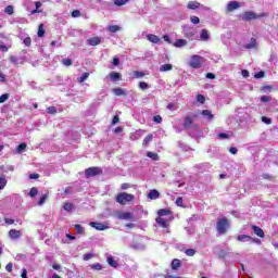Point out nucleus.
I'll use <instances>...</instances> for the list:
<instances>
[{
	"label": "nucleus",
	"instance_id": "nucleus-1",
	"mask_svg": "<svg viewBox=\"0 0 278 278\" xmlns=\"http://www.w3.org/2000/svg\"><path fill=\"white\" fill-rule=\"evenodd\" d=\"M204 62H205V58H203L199 54H193L189 59V66L191 68H201V66H203Z\"/></svg>",
	"mask_w": 278,
	"mask_h": 278
},
{
	"label": "nucleus",
	"instance_id": "nucleus-2",
	"mask_svg": "<svg viewBox=\"0 0 278 278\" xmlns=\"http://www.w3.org/2000/svg\"><path fill=\"white\" fill-rule=\"evenodd\" d=\"M136 197L131 193L122 192L117 194L116 202L119 203V205H127V203H131Z\"/></svg>",
	"mask_w": 278,
	"mask_h": 278
},
{
	"label": "nucleus",
	"instance_id": "nucleus-3",
	"mask_svg": "<svg viewBox=\"0 0 278 278\" xmlns=\"http://www.w3.org/2000/svg\"><path fill=\"white\" fill-rule=\"evenodd\" d=\"M229 227H230V223H229V219H227V217H223L217 220L216 229L218 233L220 235L227 233V229H229Z\"/></svg>",
	"mask_w": 278,
	"mask_h": 278
},
{
	"label": "nucleus",
	"instance_id": "nucleus-4",
	"mask_svg": "<svg viewBox=\"0 0 278 278\" xmlns=\"http://www.w3.org/2000/svg\"><path fill=\"white\" fill-rule=\"evenodd\" d=\"M86 177H94L96 175H101V168L99 167H89L85 170Z\"/></svg>",
	"mask_w": 278,
	"mask_h": 278
},
{
	"label": "nucleus",
	"instance_id": "nucleus-5",
	"mask_svg": "<svg viewBox=\"0 0 278 278\" xmlns=\"http://www.w3.org/2000/svg\"><path fill=\"white\" fill-rule=\"evenodd\" d=\"M193 118H197V114L187 115V116L185 117V123H184L185 129H190V128L192 127V123L194 122Z\"/></svg>",
	"mask_w": 278,
	"mask_h": 278
},
{
	"label": "nucleus",
	"instance_id": "nucleus-6",
	"mask_svg": "<svg viewBox=\"0 0 278 278\" xmlns=\"http://www.w3.org/2000/svg\"><path fill=\"white\" fill-rule=\"evenodd\" d=\"M89 225L93 227V229H97V231H105V229H108V226L102 223L91 222Z\"/></svg>",
	"mask_w": 278,
	"mask_h": 278
},
{
	"label": "nucleus",
	"instance_id": "nucleus-7",
	"mask_svg": "<svg viewBox=\"0 0 278 278\" xmlns=\"http://www.w3.org/2000/svg\"><path fill=\"white\" fill-rule=\"evenodd\" d=\"M117 218H119V220H134V213H129V212L119 213L117 215Z\"/></svg>",
	"mask_w": 278,
	"mask_h": 278
},
{
	"label": "nucleus",
	"instance_id": "nucleus-8",
	"mask_svg": "<svg viewBox=\"0 0 278 278\" xmlns=\"http://www.w3.org/2000/svg\"><path fill=\"white\" fill-rule=\"evenodd\" d=\"M257 15L254 12H245L242 14V21H255Z\"/></svg>",
	"mask_w": 278,
	"mask_h": 278
},
{
	"label": "nucleus",
	"instance_id": "nucleus-9",
	"mask_svg": "<svg viewBox=\"0 0 278 278\" xmlns=\"http://www.w3.org/2000/svg\"><path fill=\"white\" fill-rule=\"evenodd\" d=\"M21 236H22L21 230L11 229L9 231V237L11 238V240H18V238H21Z\"/></svg>",
	"mask_w": 278,
	"mask_h": 278
},
{
	"label": "nucleus",
	"instance_id": "nucleus-10",
	"mask_svg": "<svg viewBox=\"0 0 278 278\" xmlns=\"http://www.w3.org/2000/svg\"><path fill=\"white\" fill-rule=\"evenodd\" d=\"M237 240L239 242H255V240L253 238H251V236H248V235H239L237 237Z\"/></svg>",
	"mask_w": 278,
	"mask_h": 278
},
{
	"label": "nucleus",
	"instance_id": "nucleus-11",
	"mask_svg": "<svg viewBox=\"0 0 278 278\" xmlns=\"http://www.w3.org/2000/svg\"><path fill=\"white\" fill-rule=\"evenodd\" d=\"M238 8H240V2L238 1H231L227 4L228 12H233V10H238Z\"/></svg>",
	"mask_w": 278,
	"mask_h": 278
},
{
	"label": "nucleus",
	"instance_id": "nucleus-12",
	"mask_svg": "<svg viewBox=\"0 0 278 278\" xmlns=\"http://www.w3.org/2000/svg\"><path fill=\"white\" fill-rule=\"evenodd\" d=\"M148 199H151L152 201L160 199V191L155 189L150 190V192L148 193Z\"/></svg>",
	"mask_w": 278,
	"mask_h": 278
},
{
	"label": "nucleus",
	"instance_id": "nucleus-13",
	"mask_svg": "<svg viewBox=\"0 0 278 278\" xmlns=\"http://www.w3.org/2000/svg\"><path fill=\"white\" fill-rule=\"evenodd\" d=\"M88 45H90V47H97V45H101V39L100 37H91L87 40Z\"/></svg>",
	"mask_w": 278,
	"mask_h": 278
},
{
	"label": "nucleus",
	"instance_id": "nucleus-14",
	"mask_svg": "<svg viewBox=\"0 0 278 278\" xmlns=\"http://www.w3.org/2000/svg\"><path fill=\"white\" fill-rule=\"evenodd\" d=\"M244 49H256L257 48V40L255 38H251L249 43H245Z\"/></svg>",
	"mask_w": 278,
	"mask_h": 278
},
{
	"label": "nucleus",
	"instance_id": "nucleus-15",
	"mask_svg": "<svg viewBox=\"0 0 278 278\" xmlns=\"http://www.w3.org/2000/svg\"><path fill=\"white\" fill-rule=\"evenodd\" d=\"M147 38L150 42H153V45H159V42H161V39L157 37V35L149 34L147 35Z\"/></svg>",
	"mask_w": 278,
	"mask_h": 278
},
{
	"label": "nucleus",
	"instance_id": "nucleus-16",
	"mask_svg": "<svg viewBox=\"0 0 278 278\" xmlns=\"http://www.w3.org/2000/svg\"><path fill=\"white\" fill-rule=\"evenodd\" d=\"M156 223L160 225V227H164L165 229L168 227V219L164 217H157Z\"/></svg>",
	"mask_w": 278,
	"mask_h": 278
},
{
	"label": "nucleus",
	"instance_id": "nucleus-17",
	"mask_svg": "<svg viewBox=\"0 0 278 278\" xmlns=\"http://www.w3.org/2000/svg\"><path fill=\"white\" fill-rule=\"evenodd\" d=\"M188 10H199L201 8V3L197 1H190L187 5Z\"/></svg>",
	"mask_w": 278,
	"mask_h": 278
},
{
	"label": "nucleus",
	"instance_id": "nucleus-18",
	"mask_svg": "<svg viewBox=\"0 0 278 278\" xmlns=\"http://www.w3.org/2000/svg\"><path fill=\"white\" fill-rule=\"evenodd\" d=\"M252 229L255 233V236H258V238H264V230L257 226H252Z\"/></svg>",
	"mask_w": 278,
	"mask_h": 278
},
{
	"label": "nucleus",
	"instance_id": "nucleus-19",
	"mask_svg": "<svg viewBox=\"0 0 278 278\" xmlns=\"http://www.w3.org/2000/svg\"><path fill=\"white\" fill-rule=\"evenodd\" d=\"M113 92L116 97H125L127 94V91L123 88H115L113 89Z\"/></svg>",
	"mask_w": 278,
	"mask_h": 278
},
{
	"label": "nucleus",
	"instance_id": "nucleus-20",
	"mask_svg": "<svg viewBox=\"0 0 278 278\" xmlns=\"http://www.w3.org/2000/svg\"><path fill=\"white\" fill-rule=\"evenodd\" d=\"M202 116H204V118H207V121H212V118H214V114H212V111L210 110H203Z\"/></svg>",
	"mask_w": 278,
	"mask_h": 278
},
{
	"label": "nucleus",
	"instance_id": "nucleus-21",
	"mask_svg": "<svg viewBox=\"0 0 278 278\" xmlns=\"http://www.w3.org/2000/svg\"><path fill=\"white\" fill-rule=\"evenodd\" d=\"M168 71H173V65L172 64H163L160 66V72L161 73H166Z\"/></svg>",
	"mask_w": 278,
	"mask_h": 278
},
{
	"label": "nucleus",
	"instance_id": "nucleus-22",
	"mask_svg": "<svg viewBox=\"0 0 278 278\" xmlns=\"http://www.w3.org/2000/svg\"><path fill=\"white\" fill-rule=\"evenodd\" d=\"M108 264H109V266H112L113 268L118 267V262H116V260H114L113 256L108 257Z\"/></svg>",
	"mask_w": 278,
	"mask_h": 278
},
{
	"label": "nucleus",
	"instance_id": "nucleus-23",
	"mask_svg": "<svg viewBox=\"0 0 278 278\" xmlns=\"http://www.w3.org/2000/svg\"><path fill=\"white\" fill-rule=\"evenodd\" d=\"M188 45V41L185 39H177L176 42L174 43V47L181 48L186 47Z\"/></svg>",
	"mask_w": 278,
	"mask_h": 278
},
{
	"label": "nucleus",
	"instance_id": "nucleus-24",
	"mask_svg": "<svg viewBox=\"0 0 278 278\" xmlns=\"http://www.w3.org/2000/svg\"><path fill=\"white\" fill-rule=\"evenodd\" d=\"M180 266H181V261H179L177 258L173 260V262H172L173 270H177V268H179Z\"/></svg>",
	"mask_w": 278,
	"mask_h": 278
},
{
	"label": "nucleus",
	"instance_id": "nucleus-25",
	"mask_svg": "<svg viewBox=\"0 0 278 278\" xmlns=\"http://www.w3.org/2000/svg\"><path fill=\"white\" fill-rule=\"evenodd\" d=\"M200 38H201V40H210V34H207L206 29H202V31L200 34Z\"/></svg>",
	"mask_w": 278,
	"mask_h": 278
},
{
	"label": "nucleus",
	"instance_id": "nucleus-26",
	"mask_svg": "<svg viewBox=\"0 0 278 278\" xmlns=\"http://www.w3.org/2000/svg\"><path fill=\"white\" fill-rule=\"evenodd\" d=\"M157 214H159V218H162V216H168V214H170V211L166 208H162L157 212Z\"/></svg>",
	"mask_w": 278,
	"mask_h": 278
},
{
	"label": "nucleus",
	"instance_id": "nucleus-27",
	"mask_svg": "<svg viewBox=\"0 0 278 278\" xmlns=\"http://www.w3.org/2000/svg\"><path fill=\"white\" fill-rule=\"evenodd\" d=\"M37 35L39 38H42V36H45V25L43 24L39 25Z\"/></svg>",
	"mask_w": 278,
	"mask_h": 278
},
{
	"label": "nucleus",
	"instance_id": "nucleus-28",
	"mask_svg": "<svg viewBox=\"0 0 278 278\" xmlns=\"http://www.w3.org/2000/svg\"><path fill=\"white\" fill-rule=\"evenodd\" d=\"M110 77H111L112 81H116V80L121 79V74L113 72L110 74Z\"/></svg>",
	"mask_w": 278,
	"mask_h": 278
},
{
	"label": "nucleus",
	"instance_id": "nucleus-29",
	"mask_svg": "<svg viewBox=\"0 0 278 278\" xmlns=\"http://www.w3.org/2000/svg\"><path fill=\"white\" fill-rule=\"evenodd\" d=\"M109 31H111V34H116V31H121V28L117 25H112L109 26Z\"/></svg>",
	"mask_w": 278,
	"mask_h": 278
},
{
	"label": "nucleus",
	"instance_id": "nucleus-30",
	"mask_svg": "<svg viewBox=\"0 0 278 278\" xmlns=\"http://www.w3.org/2000/svg\"><path fill=\"white\" fill-rule=\"evenodd\" d=\"M147 155H148L151 160H154L155 162H157V160H160V156L157 155V153L148 152Z\"/></svg>",
	"mask_w": 278,
	"mask_h": 278
},
{
	"label": "nucleus",
	"instance_id": "nucleus-31",
	"mask_svg": "<svg viewBox=\"0 0 278 278\" xmlns=\"http://www.w3.org/2000/svg\"><path fill=\"white\" fill-rule=\"evenodd\" d=\"M63 208L65 210V212H73V203L66 202L63 205Z\"/></svg>",
	"mask_w": 278,
	"mask_h": 278
},
{
	"label": "nucleus",
	"instance_id": "nucleus-32",
	"mask_svg": "<svg viewBox=\"0 0 278 278\" xmlns=\"http://www.w3.org/2000/svg\"><path fill=\"white\" fill-rule=\"evenodd\" d=\"M5 186H8V180L5 179V177H0V190H3Z\"/></svg>",
	"mask_w": 278,
	"mask_h": 278
},
{
	"label": "nucleus",
	"instance_id": "nucleus-33",
	"mask_svg": "<svg viewBox=\"0 0 278 278\" xmlns=\"http://www.w3.org/2000/svg\"><path fill=\"white\" fill-rule=\"evenodd\" d=\"M153 140V135H148L144 139H143V147H147V144H149V142H151Z\"/></svg>",
	"mask_w": 278,
	"mask_h": 278
},
{
	"label": "nucleus",
	"instance_id": "nucleus-34",
	"mask_svg": "<svg viewBox=\"0 0 278 278\" xmlns=\"http://www.w3.org/2000/svg\"><path fill=\"white\" fill-rule=\"evenodd\" d=\"M132 76L135 77V79H141V77H144V73L135 71L132 73Z\"/></svg>",
	"mask_w": 278,
	"mask_h": 278
},
{
	"label": "nucleus",
	"instance_id": "nucleus-35",
	"mask_svg": "<svg viewBox=\"0 0 278 278\" xmlns=\"http://www.w3.org/2000/svg\"><path fill=\"white\" fill-rule=\"evenodd\" d=\"M262 103H269V101H273V97L270 96H262L261 97Z\"/></svg>",
	"mask_w": 278,
	"mask_h": 278
},
{
	"label": "nucleus",
	"instance_id": "nucleus-36",
	"mask_svg": "<svg viewBox=\"0 0 278 278\" xmlns=\"http://www.w3.org/2000/svg\"><path fill=\"white\" fill-rule=\"evenodd\" d=\"M90 268H92V270H102L103 266L100 263H96L90 265Z\"/></svg>",
	"mask_w": 278,
	"mask_h": 278
},
{
	"label": "nucleus",
	"instance_id": "nucleus-37",
	"mask_svg": "<svg viewBox=\"0 0 278 278\" xmlns=\"http://www.w3.org/2000/svg\"><path fill=\"white\" fill-rule=\"evenodd\" d=\"M25 149H27V144L26 143H21L17 149L16 152L17 153H23V151H25Z\"/></svg>",
	"mask_w": 278,
	"mask_h": 278
},
{
	"label": "nucleus",
	"instance_id": "nucleus-38",
	"mask_svg": "<svg viewBox=\"0 0 278 278\" xmlns=\"http://www.w3.org/2000/svg\"><path fill=\"white\" fill-rule=\"evenodd\" d=\"M186 255H188V257H193V255H195L197 251L194 249H188L185 251Z\"/></svg>",
	"mask_w": 278,
	"mask_h": 278
},
{
	"label": "nucleus",
	"instance_id": "nucleus-39",
	"mask_svg": "<svg viewBox=\"0 0 278 278\" xmlns=\"http://www.w3.org/2000/svg\"><path fill=\"white\" fill-rule=\"evenodd\" d=\"M4 12H5V14H9V15L14 14V7L8 5V7L4 9Z\"/></svg>",
	"mask_w": 278,
	"mask_h": 278
},
{
	"label": "nucleus",
	"instance_id": "nucleus-40",
	"mask_svg": "<svg viewBox=\"0 0 278 278\" xmlns=\"http://www.w3.org/2000/svg\"><path fill=\"white\" fill-rule=\"evenodd\" d=\"M48 114H58V109L55 106H49L47 108Z\"/></svg>",
	"mask_w": 278,
	"mask_h": 278
},
{
	"label": "nucleus",
	"instance_id": "nucleus-41",
	"mask_svg": "<svg viewBox=\"0 0 278 278\" xmlns=\"http://www.w3.org/2000/svg\"><path fill=\"white\" fill-rule=\"evenodd\" d=\"M190 21L193 25H199V23H201V20H199V17L194 15L190 17Z\"/></svg>",
	"mask_w": 278,
	"mask_h": 278
},
{
	"label": "nucleus",
	"instance_id": "nucleus-42",
	"mask_svg": "<svg viewBox=\"0 0 278 278\" xmlns=\"http://www.w3.org/2000/svg\"><path fill=\"white\" fill-rule=\"evenodd\" d=\"M88 77H90V73H84L79 78L80 84H84V81L88 79Z\"/></svg>",
	"mask_w": 278,
	"mask_h": 278
},
{
	"label": "nucleus",
	"instance_id": "nucleus-43",
	"mask_svg": "<svg viewBox=\"0 0 278 278\" xmlns=\"http://www.w3.org/2000/svg\"><path fill=\"white\" fill-rule=\"evenodd\" d=\"M74 229L76 230L77 233H84V228L79 224H76L74 226Z\"/></svg>",
	"mask_w": 278,
	"mask_h": 278
},
{
	"label": "nucleus",
	"instance_id": "nucleus-44",
	"mask_svg": "<svg viewBox=\"0 0 278 278\" xmlns=\"http://www.w3.org/2000/svg\"><path fill=\"white\" fill-rule=\"evenodd\" d=\"M23 43L25 45V47H31V38L30 37H26L23 40Z\"/></svg>",
	"mask_w": 278,
	"mask_h": 278
},
{
	"label": "nucleus",
	"instance_id": "nucleus-45",
	"mask_svg": "<svg viewBox=\"0 0 278 278\" xmlns=\"http://www.w3.org/2000/svg\"><path fill=\"white\" fill-rule=\"evenodd\" d=\"M262 123H265V125H270L273 119H270V117L262 116Z\"/></svg>",
	"mask_w": 278,
	"mask_h": 278
},
{
	"label": "nucleus",
	"instance_id": "nucleus-46",
	"mask_svg": "<svg viewBox=\"0 0 278 278\" xmlns=\"http://www.w3.org/2000/svg\"><path fill=\"white\" fill-rule=\"evenodd\" d=\"M8 99H10V96L8 93L0 96V103H5Z\"/></svg>",
	"mask_w": 278,
	"mask_h": 278
},
{
	"label": "nucleus",
	"instance_id": "nucleus-47",
	"mask_svg": "<svg viewBox=\"0 0 278 278\" xmlns=\"http://www.w3.org/2000/svg\"><path fill=\"white\" fill-rule=\"evenodd\" d=\"M197 101H198V103H205V97L203 94H198Z\"/></svg>",
	"mask_w": 278,
	"mask_h": 278
},
{
	"label": "nucleus",
	"instance_id": "nucleus-48",
	"mask_svg": "<svg viewBox=\"0 0 278 278\" xmlns=\"http://www.w3.org/2000/svg\"><path fill=\"white\" fill-rule=\"evenodd\" d=\"M62 64H64V66H71L73 61L71 59H63Z\"/></svg>",
	"mask_w": 278,
	"mask_h": 278
},
{
	"label": "nucleus",
	"instance_id": "nucleus-49",
	"mask_svg": "<svg viewBox=\"0 0 278 278\" xmlns=\"http://www.w3.org/2000/svg\"><path fill=\"white\" fill-rule=\"evenodd\" d=\"M38 194V189L36 188H31L29 191V197L34 198Z\"/></svg>",
	"mask_w": 278,
	"mask_h": 278
},
{
	"label": "nucleus",
	"instance_id": "nucleus-50",
	"mask_svg": "<svg viewBox=\"0 0 278 278\" xmlns=\"http://www.w3.org/2000/svg\"><path fill=\"white\" fill-rule=\"evenodd\" d=\"M129 0H114L115 5H125Z\"/></svg>",
	"mask_w": 278,
	"mask_h": 278
},
{
	"label": "nucleus",
	"instance_id": "nucleus-51",
	"mask_svg": "<svg viewBox=\"0 0 278 278\" xmlns=\"http://www.w3.org/2000/svg\"><path fill=\"white\" fill-rule=\"evenodd\" d=\"M139 88L141 90H147V88H149V85L147 83H144V81H141V83H139Z\"/></svg>",
	"mask_w": 278,
	"mask_h": 278
},
{
	"label": "nucleus",
	"instance_id": "nucleus-52",
	"mask_svg": "<svg viewBox=\"0 0 278 278\" xmlns=\"http://www.w3.org/2000/svg\"><path fill=\"white\" fill-rule=\"evenodd\" d=\"M92 257H94V255L92 253H87L84 255V261L88 262V260H92Z\"/></svg>",
	"mask_w": 278,
	"mask_h": 278
},
{
	"label": "nucleus",
	"instance_id": "nucleus-53",
	"mask_svg": "<svg viewBox=\"0 0 278 278\" xmlns=\"http://www.w3.org/2000/svg\"><path fill=\"white\" fill-rule=\"evenodd\" d=\"M47 194H43L41 198H40V200H39V202H38V205H45V201H47Z\"/></svg>",
	"mask_w": 278,
	"mask_h": 278
},
{
	"label": "nucleus",
	"instance_id": "nucleus-54",
	"mask_svg": "<svg viewBox=\"0 0 278 278\" xmlns=\"http://www.w3.org/2000/svg\"><path fill=\"white\" fill-rule=\"evenodd\" d=\"M80 12H79V10H75V11H73L72 12V16H73V18H77V17H79L80 16Z\"/></svg>",
	"mask_w": 278,
	"mask_h": 278
},
{
	"label": "nucleus",
	"instance_id": "nucleus-55",
	"mask_svg": "<svg viewBox=\"0 0 278 278\" xmlns=\"http://www.w3.org/2000/svg\"><path fill=\"white\" fill-rule=\"evenodd\" d=\"M12 268H14V265H13L12 263L7 264L5 270H7L8 273H12Z\"/></svg>",
	"mask_w": 278,
	"mask_h": 278
},
{
	"label": "nucleus",
	"instance_id": "nucleus-56",
	"mask_svg": "<svg viewBox=\"0 0 278 278\" xmlns=\"http://www.w3.org/2000/svg\"><path fill=\"white\" fill-rule=\"evenodd\" d=\"M176 205H178L179 207H181L184 205V199L182 198H177L176 200Z\"/></svg>",
	"mask_w": 278,
	"mask_h": 278
},
{
	"label": "nucleus",
	"instance_id": "nucleus-57",
	"mask_svg": "<svg viewBox=\"0 0 278 278\" xmlns=\"http://www.w3.org/2000/svg\"><path fill=\"white\" fill-rule=\"evenodd\" d=\"M153 121H154V123L160 124V123H162V116L155 115V116L153 117Z\"/></svg>",
	"mask_w": 278,
	"mask_h": 278
},
{
	"label": "nucleus",
	"instance_id": "nucleus-58",
	"mask_svg": "<svg viewBox=\"0 0 278 278\" xmlns=\"http://www.w3.org/2000/svg\"><path fill=\"white\" fill-rule=\"evenodd\" d=\"M118 64H121V59L115 56L113 59V66H118Z\"/></svg>",
	"mask_w": 278,
	"mask_h": 278
},
{
	"label": "nucleus",
	"instance_id": "nucleus-59",
	"mask_svg": "<svg viewBox=\"0 0 278 278\" xmlns=\"http://www.w3.org/2000/svg\"><path fill=\"white\" fill-rule=\"evenodd\" d=\"M255 79H262V77H264V72H258L255 74Z\"/></svg>",
	"mask_w": 278,
	"mask_h": 278
},
{
	"label": "nucleus",
	"instance_id": "nucleus-60",
	"mask_svg": "<svg viewBox=\"0 0 278 278\" xmlns=\"http://www.w3.org/2000/svg\"><path fill=\"white\" fill-rule=\"evenodd\" d=\"M206 78L207 79H216V75H214L213 73H207Z\"/></svg>",
	"mask_w": 278,
	"mask_h": 278
},
{
	"label": "nucleus",
	"instance_id": "nucleus-61",
	"mask_svg": "<svg viewBox=\"0 0 278 278\" xmlns=\"http://www.w3.org/2000/svg\"><path fill=\"white\" fill-rule=\"evenodd\" d=\"M241 75L247 79V77H249V71L247 70L241 71Z\"/></svg>",
	"mask_w": 278,
	"mask_h": 278
},
{
	"label": "nucleus",
	"instance_id": "nucleus-62",
	"mask_svg": "<svg viewBox=\"0 0 278 278\" xmlns=\"http://www.w3.org/2000/svg\"><path fill=\"white\" fill-rule=\"evenodd\" d=\"M121 188H122L123 190H127V189L130 188V186H129V184L124 182V184H122Z\"/></svg>",
	"mask_w": 278,
	"mask_h": 278
},
{
	"label": "nucleus",
	"instance_id": "nucleus-63",
	"mask_svg": "<svg viewBox=\"0 0 278 278\" xmlns=\"http://www.w3.org/2000/svg\"><path fill=\"white\" fill-rule=\"evenodd\" d=\"M38 177H40V175H38V174H30L29 175V179H38Z\"/></svg>",
	"mask_w": 278,
	"mask_h": 278
},
{
	"label": "nucleus",
	"instance_id": "nucleus-64",
	"mask_svg": "<svg viewBox=\"0 0 278 278\" xmlns=\"http://www.w3.org/2000/svg\"><path fill=\"white\" fill-rule=\"evenodd\" d=\"M21 277L27 278V269H23Z\"/></svg>",
	"mask_w": 278,
	"mask_h": 278
}]
</instances>
